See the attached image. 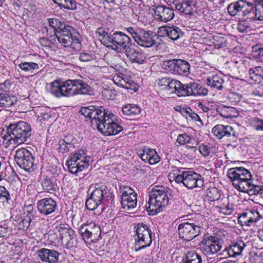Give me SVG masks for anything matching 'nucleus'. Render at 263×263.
<instances>
[{"mask_svg":"<svg viewBox=\"0 0 263 263\" xmlns=\"http://www.w3.org/2000/svg\"><path fill=\"white\" fill-rule=\"evenodd\" d=\"M80 112L88 118L91 124L105 136L117 135L123 130V127L114 121V115L102 107H84L81 108Z\"/></svg>","mask_w":263,"mask_h":263,"instance_id":"1","label":"nucleus"},{"mask_svg":"<svg viewBox=\"0 0 263 263\" xmlns=\"http://www.w3.org/2000/svg\"><path fill=\"white\" fill-rule=\"evenodd\" d=\"M46 88L52 95L58 98L90 94L91 92V87L81 79H69L65 82L56 80L48 83Z\"/></svg>","mask_w":263,"mask_h":263,"instance_id":"2","label":"nucleus"},{"mask_svg":"<svg viewBox=\"0 0 263 263\" xmlns=\"http://www.w3.org/2000/svg\"><path fill=\"white\" fill-rule=\"evenodd\" d=\"M96 33L104 45L117 53H123L132 45L130 38L122 32L116 31L111 34L106 32L104 29L99 28Z\"/></svg>","mask_w":263,"mask_h":263,"instance_id":"3","label":"nucleus"},{"mask_svg":"<svg viewBox=\"0 0 263 263\" xmlns=\"http://www.w3.org/2000/svg\"><path fill=\"white\" fill-rule=\"evenodd\" d=\"M31 135V126L24 121L10 124L7 127V132L2 133L4 140L14 144H21L27 142Z\"/></svg>","mask_w":263,"mask_h":263,"instance_id":"4","label":"nucleus"},{"mask_svg":"<svg viewBox=\"0 0 263 263\" xmlns=\"http://www.w3.org/2000/svg\"><path fill=\"white\" fill-rule=\"evenodd\" d=\"M168 187L163 185H155L149 192L147 211L154 215L163 211V208L168 204Z\"/></svg>","mask_w":263,"mask_h":263,"instance_id":"5","label":"nucleus"},{"mask_svg":"<svg viewBox=\"0 0 263 263\" xmlns=\"http://www.w3.org/2000/svg\"><path fill=\"white\" fill-rule=\"evenodd\" d=\"M90 159L83 149L71 153L66 162L69 171L77 175L79 172L88 168Z\"/></svg>","mask_w":263,"mask_h":263,"instance_id":"6","label":"nucleus"},{"mask_svg":"<svg viewBox=\"0 0 263 263\" xmlns=\"http://www.w3.org/2000/svg\"><path fill=\"white\" fill-rule=\"evenodd\" d=\"M175 176L174 180L177 183H182L189 189L201 187L204 184V180L201 175L191 171H180Z\"/></svg>","mask_w":263,"mask_h":263,"instance_id":"7","label":"nucleus"},{"mask_svg":"<svg viewBox=\"0 0 263 263\" xmlns=\"http://www.w3.org/2000/svg\"><path fill=\"white\" fill-rule=\"evenodd\" d=\"M177 229L179 237L185 241L192 240L198 236L201 232L199 222L191 219L180 223Z\"/></svg>","mask_w":263,"mask_h":263,"instance_id":"8","label":"nucleus"},{"mask_svg":"<svg viewBox=\"0 0 263 263\" xmlns=\"http://www.w3.org/2000/svg\"><path fill=\"white\" fill-rule=\"evenodd\" d=\"M137 238L135 241V251H138L151 246L152 242V231L149 227L139 223L134 227Z\"/></svg>","mask_w":263,"mask_h":263,"instance_id":"9","label":"nucleus"},{"mask_svg":"<svg viewBox=\"0 0 263 263\" xmlns=\"http://www.w3.org/2000/svg\"><path fill=\"white\" fill-rule=\"evenodd\" d=\"M14 158L16 163L21 168L30 172L34 170V159L28 149L21 148L16 150Z\"/></svg>","mask_w":263,"mask_h":263,"instance_id":"10","label":"nucleus"},{"mask_svg":"<svg viewBox=\"0 0 263 263\" xmlns=\"http://www.w3.org/2000/svg\"><path fill=\"white\" fill-rule=\"evenodd\" d=\"M57 229L60 233L62 243L66 248H71L77 245V236L74 231L68 225L61 224Z\"/></svg>","mask_w":263,"mask_h":263,"instance_id":"11","label":"nucleus"},{"mask_svg":"<svg viewBox=\"0 0 263 263\" xmlns=\"http://www.w3.org/2000/svg\"><path fill=\"white\" fill-rule=\"evenodd\" d=\"M79 231L85 242H96L101 234L100 227L94 222L82 225Z\"/></svg>","mask_w":263,"mask_h":263,"instance_id":"12","label":"nucleus"},{"mask_svg":"<svg viewBox=\"0 0 263 263\" xmlns=\"http://www.w3.org/2000/svg\"><path fill=\"white\" fill-rule=\"evenodd\" d=\"M221 248V241L216 237L209 236L201 241V249L207 255L216 254Z\"/></svg>","mask_w":263,"mask_h":263,"instance_id":"13","label":"nucleus"},{"mask_svg":"<svg viewBox=\"0 0 263 263\" xmlns=\"http://www.w3.org/2000/svg\"><path fill=\"white\" fill-rule=\"evenodd\" d=\"M121 204L123 209L130 211L134 209L137 202V195L133 189L129 186H124L122 190Z\"/></svg>","mask_w":263,"mask_h":263,"instance_id":"14","label":"nucleus"},{"mask_svg":"<svg viewBox=\"0 0 263 263\" xmlns=\"http://www.w3.org/2000/svg\"><path fill=\"white\" fill-rule=\"evenodd\" d=\"M153 10L154 11V16L158 21L166 23L172 20L175 16L174 9L164 5L155 6Z\"/></svg>","mask_w":263,"mask_h":263,"instance_id":"15","label":"nucleus"},{"mask_svg":"<svg viewBox=\"0 0 263 263\" xmlns=\"http://www.w3.org/2000/svg\"><path fill=\"white\" fill-rule=\"evenodd\" d=\"M89 191L91 192V196L100 201L101 203L103 200L111 197V193L109 189L103 184H93L89 187Z\"/></svg>","mask_w":263,"mask_h":263,"instance_id":"16","label":"nucleus"},{"mask_svg":"<svg viewBox=\"0 0 263 263\" xmlns=\"http://www.w3.org/2000/svg\"><path fill=\"white\" fill-rule=\"evenodd\" d=\"M155 37L157 38L156 35L153 32L140 30L135 41L142 47L149 48L156 44Z\"/></svg>","mask_w":263,"mask_h":263,"instance_id":"17","label":"nucleus"},{"mask_svg":"<svg viewBox=\"0 0 263 263\" xmlns=\"http://www.w3.org/2000/svg\"><path fill=\"white\" fill-rule=\"evenodd\" d=\"M250 6V3L246 0H239L229 4L227 10L231 16H235L240 13L245 16L250 12L248 9Z\"/></svg>","mask_w":263,"mask_h":263,"instance_id":"18","label":"nucleus"},{"mask_svg":"<svg viewBox=\"0 0 263 263\" xmlns=\"http://www.w3.org/2000/svg\"><path fill=\"white\" fill-rule=\"evenodd\" d=\"M72 28L69 26L65 25L62 27L58 32L55 33L58 40L64 47H69L72 44L73 40L72 31Z\"/></svg>","mask_w":263,"mask_h":263,"instance_id":"19","label":"nucleus"},{"mask_svg":"<svg viewBox=\"0 0 263 263\" xmlns=\"http://www.w3.org/2000/svg\"><path fill=\"white\" fill-rule=\"evenodd\" d=\"M57 203L51 198H45L37 202V208L40 213L48 215L53 213L57 209Z\"/></svg>","mask_w":263,"mask_h":263,"instance_id":"20","label":"nucleus"},{"mask_svg":"<svg viewBox=\"0 0 263 263\" xmlns=\"http://www.w3.org/2000/svg\"><path fill=\"white\" fill-rule=\"evenodd\" d=\"M158 33L161 36H167L172 40H177L183 36L181 30L176 26L172 27L161 26L159 28Z\"/></svg>","mask_w":263,"mask_h":263,"instance_id":"21","label":"nucleus"},{"mask_svg":"<svg viewBox=\"0 0 263 263\" xmlns=\"http://www.w3.org/2000/svg\"><path fill=\"white\" fill-rule=\"evenodd\" d=\"M227 176L232 183L240 181L252 176L251 173L242 167H234L228 170Z\"/></svg>","mask_w":263,"mask_h":263,"instance_id":"22","label":"nucleus"},{"mask_svg":"<svg viewBox=\"0 0 263 263\" xmlns=\"http://www.w3.org/2000/svg\"><path fill=\"white\" fill-rule=\"evenodd\" d=\"M37 254L43 262L57 263L59 261L60 253L54 250L42 248L38 250Z\"/></svg>","mask_w":263,"mask_h":263,"instance_id":"23","label":"nucleus"},{"mask_svg":"<svg viewBox=\"0 0 263 263\" xmlns=\"http://www.w3.org/2000/svg\"><path fill=\"white\" fill-rule=\"evenodd\" d=\"M138 155L143 161L148 162L151 164H156L160 160L157 152L154 149L147 147H145L143 149L139 151Z\"/></svg>","mask_w":263,"mask_h":263,"instance_id":"24","label":"nucleus"},{"mask_svg":"<svg viewBox=\"0 0 263 263\" xmlns=\"http://www.w3.org/2000/svg\"><path fill=\"white\" fill-rule=\"evenodd\" d=\"M114 83L121 87L127 89L135 90L136 84L131 78L122 73L117 74L112 77Z\"/></svg>","mask_w":263,"mask_h":263,"instance_id":"25","label":"nucleus"},{"mask_svg":"<svg viewBox=\"0 0 263 263\" xmlns=\"http://www.w3.org/2000/svg\"><path fill=\"white\" fill-rule=\"evenodd\" d=\"M123 53H124L132 63L137 64H143L145 61V58L144 55L139 51L136 50L133 46L132 45H130L128 47V49H126Z\"/></svg>","mask_w":263,"mask_h":263,"instance_id":"26","label":"nucleus"},{"mask_svg":"<svg viewBox=\"0 0 263 263\" xmlns=\"http://www.w3.org/2000/svg\"><path fill=\"white\" fill-rule=\"evenodd\" d=\"M246 246L242 241H239L226 248L222 252V255H228L229 257H235L241 254L242 250Z\"/></svg>","mask_w":263,"mask_h":263,"instance_id":"27","label":"nucleus"},{"mask_svg":"<svg viewBox=\"0 0 263 263\" xmlns=\"http://www.w3.org/2000/svg\"><path fill=\"white\" fill-rule=\"evenodd\" d=\"M212 133L214 135L221 139L223 137H230L234 136L235 132L233 128L230 126H224L221 124H218L215 126L212 129Z\"/></svg>","mask_w":263,"mask_h":263,"instance_id":"28","label":"nucleus"},{"mask_svg":"<svg viewBox=\"0 0 263 263\" xmlns=\"http://www.w3.org/2000/svg\"><path fill=\"white\" fill-rule=\"evenodd\" d=\"M203 33H201L199 35L198 42L201 44L211 45L213 44L215 46H219L220 44L222 43L223 38L218 36H212L208 34L204 31Z\"/></svg>","mask_w":263,"mask_h":263,"instance_id":"29","label":"nucleus"},{"mask_svg":"<svg viewBox=\"0 0 263 263\" xmlns=\"http://www.w3.org/2000/svg\"><path fill=\"white\" fill-rule=\"evenodd\" d=\"M176 9L185 14H190L192 11L193 0H177L174 3Z\"/></svg>","mask_w":263,"mask_h":263,"instance_id":"30","label":"nucleus"},{"mask_svg":"<svg viewBox=\"0 0 263 263\" xmlns=\"http://www.w3.org/2000/svg\"><path fill=\"white\" fill-rule=\"evenodd\" d=\"M205 82L208 86L214 89L221 90L223 88L224 80L217 74L209 76Z\"/></svg>","mask_w":263,"mask_h":263,"instance_id":"31","label":"nucleus"},{"mask_svg":"<svg viewBox=\"0 0 263 263\" xmlns=\"http://www.w3.org/2000/svg\"><path fill=\"white\" fill-rule=\"evenodd\" d=\"M253 183L252 176L240 181H236L233 186L238 191L247 193Z\"/></svg>","mask_w":263,"mask_h":263,"instance_id":"32","label":"nucleus"},{"mask_svg":"<svg viewBox=\"0 0 263 263\" xmlns=\"http://www.w3.org/2000/svg\"><path fill=\"white\" fill-rule=\"evenodd\" d=\"M122 111L124 115L130 117H134L140 114V107L136 104H127L123 106Z\"/></svg>","mask_w":263,"mask_h":263,"instance_id":"33","label":"nucleus"},{"mask_svg":"<svg viewBox=\"0 0 263 263\" xmlns=\"http://www.w3.org/2000/svg\"><path fill=\"white\" fill-rule=\"evenodd\" d=\"M201 256L195 251H188L183 256L181 263H201Z\"/></svg>","mask_w":263,"mask_h":263,"instance_id":"34","label":"nucleus"},{"mask_svg":"<svg viewBox=\"0 0 263 263\" xmlns=\"http://www.w3.org/2000/svg\"><path fill=\"white\" fill-rule=\"evenodd\" d=\"M16 99L6 93H0V107H9L15 104Z\"/></svg>","mask_w":263,"mask_h":263,"instance_id":"35","label":"nucleus"},{"mask_svg":"<svg viewBox=\"0 0 263 263\" xmlns=\"http://www.w3.org/2000/svg\"><path fill=\"white\" fill-rule=\"evenodd\" d=\"M190 65L186 61L177 59L175 74H185L189 72Z\"/></svg>","mask_w":263,"mask_h":263,"instance_id":"36","label":"nucleus"},{"mask_svg":"<svg viewBox=\"0 0 263 263\" xmlns=\"http://www.w3.org/2000/svg\"><path fill=\"white\" fill-rule=\"evenodd\" d=\"M55 4L68 10H75L77 3L74 0H52Z\"/></svg>","mask_w":263,"mask_h":263,"instance_id":"37","label":"nucleus"},{"mask_svg":"<svg viewBox=\"0 0 263 263\" xmlns=\"http://www.w3.org/2000/svg\"><path fill=\"white\" fill-rule=\"evenodd\" d=\"M198 88V84L194 82L184 84V92L185 94L184 96H196Z\"/></svg>","mask_w":263,"mask_h":263,"instance_id":"38","label":"nucleus"},{"mask_svg":"<svg viewBox=\"0 0 263 263\" xmlns=\"http://www.w3.org/2000/svg\"><path fill=\"white\" fill-rule=\"evenodd\" d=\"M18 66L24 71L30 72H33L39 68L38 65L34 62L21 63Z\"/></svg>","mask_w":263,"mask_h":263,"instance_id":"39","label":"nucleus"},{"mask_svg":"<svg viewBox=\"0 0 263 263\" xmlns=\"http://www.w3.org/2000/svg\"><path fill=\"white\" fill-rule=\"evenodd\" d=\"M206 196L211 201H216L220 198L221 194L216 187H211L206 190Z\"/></svg>","mask_w":263,"mask_h":263,"instance_id":"40","label":"nucleus"},{"mask_svg":"<svg viewBox=\"0 0 263 263\" xmlns=\"http://www.w3.org/2000/svg\"><path fill=\"white\" fill-rule=\"evenodd\" d=\"M173 93H175L178 96L181 97L185 95L184 84L181 83L179 81L176 80L174 81Z\"/></svg>","mask_w":263,"mask_h":263,"instance_id":"41","label":"nucleus"},{"mask_svg":"<svg viewBox=\"0 0 263 263\" xmlns=\"http://www.w3.org/2000/svg\"><path fill=\"white\" fill-rule=\"evenodd\" d=\"M101 204V203L100 201L95 199L91 196L85 202L86 208L91 211L96 209Z\"/></svg>","mask_w":263,"mask_h":263,"instance_id":"42","label":"nucleus"},{"mask_svg":"<svg viewBox=\"0 0 263 263\" xmlns=\"http://www.w3.org/2000/svg\"><path fill=\"white\" fill-rule=\"evenodd\" d=\"M177 62V59L167 60L163 62V66L165 69L175 73L176 68Z\"/></svg>","mask_w":263,"mask_h":263,"instance_id":"43","label":"nucleus"},{"mask_svg":"<svg viewBox=\"0 0 263 263\" xmlns=\"http://www.w3.org/2000/svg\"><path fill=\"white\" fill-rule=\"evenodd\" d=\"M247 193L250 196L261 195L263 194V185H257L253 183Z\"/></svg>","mask_w":263,"mask_h":263,"instance_id":"44","label":"nucleus"},{"mask_svg":"<svg viewBox=\"0 0 263 263\" xmlns=\"http://www.w3.org/2000/svg\"><path fill=\"white\" fill-rule=\"evenodd\" d=\"M49 25L50 27L54 29V33L58 32V31L63 27L65 24L61 23L58 19L51 18L48 19Z\"/></svg>","mask_w":263,"mask_h":263,"instance_id":"45","label":"nucleus"},{"mask_svg":"<svg viewBox=\"0 0 263 263\" xmlns=\"http://www.w3.org/2000/svg\"><path fill=\"white\" fill-rule=\"evenodd\" d=\"M255 13L257 20H263V0H260L257 3Z\"/></svg>","mask_w":263,"mask_h":263,"instance_id":"46","label":"nucleus"},{"mask_svg":"<svg viewBox=\"0 0 263 263\" xmlns=\"http://www.w3.org/2000/svg\"><path fill=\"white\" fill-rule=\"evenodd\" d=\"M251 125L256 130L263 131V120L257 118H252L250 120Z\"/></svg>","mask_w":263,"mask_h":263,"instance_id":"47","label":"nucleus"},{"mask_svg":"<svg viewBox=\"0 0 263 263\" xmlns=\"http://www.w3.org/2000/svg\"><path fill=\"white\" fill-rule=\"evenodd\" d=\"M42 185L43 190L48 192L54 191L55 189L54 183L49 179H44L42 183Z\"/></svg>","mask_w":263,"mask_h":263,"instance_id":"48","label":"nucleus"},{"mask_svg":"<svg viewBox=\"0 0 263 263\" xmlns=\"http://www.w3.org/2000/svg\"><path fill=\"white\" fill-rule=\"evenodd\" d=\"M191 137L186 134H179L177 139V142L180 145H183L191 142Z\"/></svg>","mask_w":263,"mask_h":263,"instance_id":"49","label":"nucleus"},{"mask_svg":"<svg viewBox=\"0 0 263 263\" xmlns=\"http://www.w3.org/2000/svg\"><path fill=\"white\" fill-rule=\"evenodd\" d=\"M248 211L243 212L238 218V221L241 223V225H246L247 226H251L250 222V217L248 216Z\"/></svg>","mask_w":263,"mask_h":263,"instance_id":"50","label":"nucleus"},{"mask_svg":"<svg viewBox=\"0 0 263 263\" xmlns=\"http://www.w3.org/2000/svg\"><path fill=\"white\" fill-rule=\"evenodd\" d=\"M10 199V195L8 191L3 186H0V199L3 201H8Z\"/></svg>","mask_w":263,"mask_h":263,"instance_id":"51","label":"nucleus"},{"mask_svg":"<svg viewBox=\"0 0 263 263\" xmlns=\"http://www.w3.org/2000/svg\"><path fill=\"white\" fill-rule=\"evenodd\" d=\"M250 28V24L246 20L240 21L238 24L237 29L240 32H245Z\"/></svg>","mask_w":263,"mask_h":263,"instance_id":"52","label":"nucleus"},{"mask_svg":"<svg viewBox=\"0 0 263 263\" xmlns=\"http://www.w3.org/2000/svg\"><path fill=\"white\" fill-rule=\"evenodd\" d=\"M248 212L249 213L248 216L250 217L251 225L259 219L260 215L258 212L252 210H248Z\"/></svg>","mask_w":263,"mask_h":263,"instance_id":"53","label":"nucleus"},{"mask_svg":"<svg viewBox=\"0 0 263 263\" xmlns=\"http://www.w3.org/2000/svg\"><path fill=\"white\" fill-rule=\"evenodd\" d=\"M74 147L73 144H63L59 143V149L61 153H64L72 151L74 148Z\"/></svg>","mask_w":263,"mask_h":263,"instance_id":"54","label":"nucleus"},{"mask_svg":"<svg viewBox=\"0 0 263 263\" xmlns=\"http://www.w3.org/2000/svg\"><path fill=\"white\" fill-rule=\"evenodd\" d=\"M79 58L82 62H88L94 60L95 56L93 53L82 52L80 53Z\"/></svg>","mask_w":263,"mask_h":263,"instance_id":"55","label":"nucleus"},{"mask_svg":"<svg viewBox=\"0 0 263 263\" xmlns=\"http://www.w3.org/2000/svg\"><path fill=\"white\" fill-rule=\"evenodd\" d=\"M199 151L203 156L206 157L210 155L211 149L207 145L203 144L199 146Z\"/></svg>","mask_w":263,"mask_h":263,"instance_id":"56","label":"nucleus"},{"mask_svg":"<svg viewBox=\"0 0 263 263\" xmlns=\"http://www.w3.org/2000/svg\"><path fill=\"white\" fill-rule=\"evenodd\" d=\"M171 78L164 77L159 80L157 85L161 90H164L165 87L168 85V82Z\"/></svg>","mask_w":263,"mask_h":263,"instance_id":"57","label":"nucleus"},{"mask_svg":"<svg viewBox=\"0 0 263 263\" xmlns=\"http://www.w3.org/2000/svg\"><path fill=\"white\" fill-rule=\"evenodd\" d=\"M229 98L230 101L235 104L240 101L241 96L236 93H231L230 94Z\"/></svg>","mask_w":263,"mask_h":263,"instance_id":"58","label":"nucleus"},{"mask_svg":"<svg viewBox=\"0 0 263 263\" xmlns=\"http://www.w3.org/2000/svg\"><path fill=\"white\" fill-rule=\"evenodd\" d=\"M175 80L171 78L168 82V85L165 87L164 91H166L169 94L173 93L174 84H175L174 81Z\"/></svg>","mask_w":263,"mask_h":263,"instance_id":"59","label":"nucleus"},{"mask_svg":"<svg viewBox=\"0 0 263 263\" xmlns=\"http://www.w3.org/2000/svg\"><path fill=\"white\" fill-rule=\"evenodd\" d=\"M127 30L128 32L131 34L135 41L137 39V36L140 31V29H135L133 27L128 28Z\"/></svg>","mask_w":263,"mask_h":263,"instance_id":"60","label":"nucleus"},{"mask_svg":"<svg viewBox=\"0 0 263 263\" xmlns=\"http://www.w3.org/2000/svg\"><path fill=\"white\" fill-rule=\"evenodd\" d=\"M197 93H196L195 96H205L208 94V90L206 88L202 87V86H200L199 84H198V88H197Z\"/></svg>","mask_w":263,"mask_h":263,"instance_id":"61","label":"nucleus"},{"mask_svg":"<svg viewBox=\"0 0 263 263\" xmlns=\"http://www.w3.org/2000/svg\"><path fill=\"white\" fill-rule=\"evenodd\" d=\"M251 69V72H254L255 74L258 76L260 79L261 76L263 72V69L261 67H255Z\"/></svg>","mask_w":263,"mask_h":263,"instance_id":"62","label":"nucleus"},{"mask_svg":"<svg viewBox=\"0 0 263 263\" xmlns=\"http://www.w3.org/2000/svg\"><path fill=\"white\" fill-rule=\"evenodd\" d=\"M70 46H72V47L75 49L76 50H79L80 49H81V43L78 39H76V38L73 40L72 44H71Z\"/></svg>","mask_w":263,"mask_h":263,"instance_id":"63","label":"nucleus"},{"mask_svg":"<svg viewBox=\"0 0 263 263\" xmlns=\"http://www.w3.org/2000/svg\"><path fill=\"white\" fill-rule=\"evenodd\" d=\"M74 139L72 137H66L64 139L60 141L59 143L63 144H73V141Z\"/></svg>","mask_w":263,"mask_h":263,"instance_id":"64","label":"nucleus"}]
</instances>
